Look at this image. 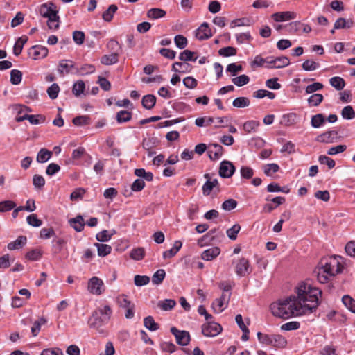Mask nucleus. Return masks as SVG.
I'll use <instances>...</instances> for the list:
<instances>
[{
    "label": "nucleus",
    "mask_w": 355,
    "mask_h": 355,
    "mask_svg": "<svg viewBox=\"0 0 355 355\" xmlns=\"http://www.w3.org/2000/svg\"><path fill=\"white\" fill-rule=\"evenodd\" d=\"M297 296H290L286 300L274 302L270 305L272 314L281 318H289L294 315H307L316 310L322 291L311 284L301 282L296 288Z\"/></svg>",
    "instance_id": "1"
},
{
    "label": "nucleus",
    "mask_w": 355,
    "mask_h": 355,
    "mask_svg": "<svg viewBox=\"0 0 355 355\" xmlns=\"http://www.w3.org/2000/svg\"><path fill=\"white\" fill-rule=\"evenodd\" d=\"M318 268L322 270L323 273L332 277L341 272L343 267L338 260L333 257L322 258L319 263Z\"/></svg>",
    "instance_id": "2"
},
{
    "label": "nucleus",
    "mask_w": 355,
    "mask_h": 355,
    "mask_svg": "<svg viewBox=\"0 0 355 355\" xmlns=\"http://www.w3.org/2000/svg\"><path fill=\"white\" fill-rule=\"evenodd\" d=\"M257 338L260 343L275 347H284L287 344L286 339L279 334H265L258 332Z\"/></svg>",
    "instance_id": "3"
},
{
    "label": "nucleus",
    "mask_w": 355,
    "mask_h": 355,
    "mask_svg": "<svg viewBox=\"0 0 355 355\" xmlns=\"http://www.w3.org/2000/svg\"><path fill=\"white\" fill-rule=\"evenodd\" d=\"M223 330L222 327L217 322L211 320L202 325V333L207 337H214L218 335Z\"/></svg>",
    "instance_id": "4"
},
{
    "label": "nucleus",
    "mask_w": 355,
    "mask_h": 355,
    "mask_svg": "<svg viewBox=\"0 0 355 355\" xmlns=\"http://www.w3.org/2000/svg\"><path fill=\"white\" fill-rule=\"evenodd\" d=\"M107 320H104L103 318H101L98 315V311H94L91 317L88 320V324L89 327L96 329L100 334H104L105 331L102 329V327L107 323Z\"/></svg>",
    "instance_id": "5"
},
{
    "label": "nucleus",
    "mask_w": 355,
    "mask_h": 355,
    "mask_svg": "<svg viewBox=\"0 0 355 355\" xmlns=\"http://www.w3.org/2000/svg\"><path fill=\"white\" fill-rule=\"evenodd\" d=\"M88 290L94 295H101L104 291L103 282L97 277H92L88 282Z\"/></svg>",
    "instance_id": "6"
},
{
    "label": "nucleus",
    "mask_w": 355,
    "mask_h": 355,
    "mask_svg": "<svg viewBox=\"0 0 355 355\" xmlns=\"http://www.w3.org/2000/svg\"><path fill=\"white\" fill-rule=\"evenodd\" d=\"M171 332L175 336L176 342L182 346H187L190 342V335L188 331L178 330L176 327H171Z\"/></svg>",
    "instance_id": "7"
},
{
    "label": "nucleus",
    "mask_w": 355,
    "mask_h": 355,
    "mask_svg": "<svg viewBox=\"0 0 355 355\" xmlns=\"http://www.w3.org/2000/svg\"><path fill=\"white\" fill-rule=\"evenodd\" d=\"M235 272L240 277H244L250 272L249 261L241 258L236 262Z\"/></svg>",
    "instance_id": "8"
},
{
    "label": "nucleus",
    "mask_w": 355,
    "mask_h": 355,
    "mask_svg": "<svg viewBox=\"0 0 355 355\" xmlns=\"http://www.w3.org/2000/svg\"><path fill=\"white\" fill-rule=\"evenodd\" d=\"M58 12L56 6L53 3H44L40 8V14L46 18H55Z\"/></svg>",
    "instance_id": "9"
},
{
    "label": "nucleus",
    "mask_w": 355,
    "mask_h": 355,
    "mask_svg": "<svg viewBox=\"0 0 355 355\" xmlns=\"http://www.w3.org/2000/svg\"><path fill=\"white\" fill-rule=\"evenodd\" d=\"M235 171V167L232 162L223 161L220 163L219 175L221 178H230Z\"/></svg>",
    "instance_id": "10"
},
{
    "label": "nucleus",
    "mask_w": 355,
    "mask_h": 355,
    "mask_svg": "<svg viewBox=\"0 0 355 355\" xmlns=\"http://www.w3.org/2000/svg\"><path fill=\"white\" fill-rule=\"evenodd\" d=\"M48 52L49 51L46 47L35 45L30 49L28 54L33 59L39 60L46 57Z\"/></svg>",
    "instance_id": "11"
},
{
    "label": "nucleus",
    "mask_w": 355,
    "mask_h": 355,
    "mask_svg": "<svg viewBox=\"0 0 355 355\" xmlns=\"http://www.w3.org/2000/svg\"><path fill=\"white\" fill-rule=\"evenodd\" d=\"M297 14L295 12L285 11L275 12L271 15V18L277 22H282L295 19Z\"/></svg>",
    "instance_id": "12"
},
{
    "label": "nucleus",
    "mask_w": 355,
    "mask_h": 355,
    "mask_svg": "<svg viewBox=\"0 0 355 355\" xmlns=\"http://www.w3.org/2000/svg\"><path fill=\"white\" fill-rule=\"evenodd\" d=\"M212 36L211 31L207 22L202 23L196 31V37L199 40H207Z\"/></svg>",
    "instance_id": "13"
},
{
    "label": "nucleus",
    "mask_w": 355,
    "mask_h": 355,
    "mask_svg": "<svg viewBox=\"0 0 355 355\" xmlns=\"http://www.w3.org/2000/svg\"><path fill=\"white\" fill-rule=\"evenodd\" d=\"M220 253L218 247H211L205 250L201 254V258L205 261H211L216 259Z\"/></svg>",
    "instance_id": "14"
},
{
    "label": "nucleus",
    "mask_w": 355,
    "mask_h": 355,
    "mask_svg": "<svg viewBox=\"0 0 355 355\" xmlns=\"http://www.w3.org/2000/svg\"><path fill=\"white\" fill-rule=\"evenodd\" d=\"M338 132L336 131H327L320 135L317 137V141L322 143H333L337 137Z\"/></svg>",
    "instance_id": "15"
},
{
    "label": "nucleus",
    "mask_w": 355,
    "mask_h": 355,
    "mask_svg": "<svg viewBox=\"0 0 355 355\" xmlns=\"http://www.w3.org/2000/svg\"><path fill=\"white\" fill-rule=\"evenodd\" d=\"M354 24L352 19L338 18L334 23V29L350 28Z\"/></svg>",
    "instance_id": "16"
},
{
    "label": "nucleus",
    "mask_w": 355,
    "mask_h": 355,
    "mask_svg": "<svg viewBox=\"0 0 355 355\" xmlns=\"http://www.w3.org/2000/svg\"><path fill=\"white\" fill-rule=\"evenodd\" d=\"M182 244L180 241H175L173 246L168 250H166L163 252V258L164 259H171L174 257L178 252L180 250Z\"/></svg>",
    "instance_id": "17"
},
{
    "label": "nucleus",
    "mask_w": 355,
    "mask_h": 355,
    "mask_svg": "<svg viewBox=\"0 0 355 355\" xmlns=\"http://www.w3.org/2000/svg\"><path fill=\"white\" fill-rule=\"evenodd\" d=\"M70 225L76 231L81 232L85 226L84 219L82 216L78 215L76 218L69 220Z\"/></svg>",
    "instance_id": "18"
},
{
    "label": "nucleus",
    "mask_w": 355,
    "mask_h": 355,
    "mask_svg": "<svg viewBox=\"0 0 355 355\" xmlns=\"http://www.w3.org/2000/svg\"><path fill=\"white\" fill-rule=\"evenodd\" d=\"M73 67V64L71 61L63 60L60 62L58 71L62 75L67 74Z\"/></svg>",
    "instance_id": "19"
},
{
    "label": "nucleus",
    "mask_w": 355,
    "mask_h": 355,
    "mask_svg": "<svg viewBox=\"0 0 355 355\" xmlns=\"http://www.w3.org/2000/svg\"><path fill=\"white\" fill-rule=\"evenodd\" d=\"M26 241L27 239L26 236H20L17 237L15 241L10 242L8 244V249L10 250L19 249L26 243Z\"/></svg>",
    "instance_id": "20"
},
{
    "label": "nucleus",
    "mask_w": 355,
    "mask_h": 355,
    "mask_svg": "<svg viewBox=\"0 0 355 355\" xmlns=\"http://www.w3.org/2000/svg\"><path fill=\"white\" fill-rule=\"evenodd\" d=\"M52 156V152L46 149V148H41L40 150L38 152L36 157V160L39 163H45Z\"/></svg>",
    "instance_id": "21"
},
{
    "label": "nucleus",
    "mask_w": 355,
    "mask_h": 355,
    "mask_svg": "<svg viewBox=\"0 0 355 355\" xmlns=\"http://www.w3.org/2000/svg\"><path fill=\"white\" fill-rule=\"evenodd\" d=\"M191 69V67L189 64L187 62H175L173 64V71L180 73H184L189 72Z\"/></svg>",
    "instance_id": "22"
},
{
    "label": "nucleus",
    "mask_w": 355,
    "mask_h": 355,
    "mask_svg": "<svg viewBox=\"0 0 355 355\" xmlns=\"http://www.w3.org/2000/svg\"><path fill=\"white\" fill-rule=\"evenodd\" d=\"M156 97L152 94H148L142 98V105L147 110H151L155 105Z\"/></svg>",
    "instance_id": "23"
},
{
    "label": "nucleus",
    "mask_w": 355,
    "mask_h": 355,
    "mask_svg": "<svg viewBox=\"0 0 355 355\" xmlns=\"http://www.w3.org/2000/svg\"><path fill=\"white\" fill-rule=\"evenodd\" d=\"M223 147L220 144H213L210 146L209 157L211 159H218L223 154Z\"/></svg>",
    "instance_id": "24"
},
{
    "label": "nucleus",
    "mask_w": 355,
    "mask_h": 355,
    "mask_svg": "<svg viewBox=\"0 0 355 355\" xmlns=\"http://www.w3.org/2000/svg\"><path fill=\"white\" fill-rule=\"evenodd\" d=\"M218 185V179H213L212 181L208 179L207 181L202 186V193L205 196H208L211 193L212 189Z\"/></svg>",
    "instance_id": "25"
},
{
    "label": "nucleus",
    "mask_w": 355,
    "mask_h": 355,
    "mask_svg": "<svg viewBox=\"0 0 355 355\" xmlns=\"http://www.w3.org/2000/svg\"><path fill=\"white\" fill-rule=\"evenodd\" d=\"M145 257V250L139 247L133 248L130 252V257L135 261L142 260Z\"/></svg>",
    "instance_id": "26"
},
{
    "label": "nucleus",
    "mask_w": 355,
    "mask_h": 355,
    "mask_svg": "<svg viewBox=\"0 0 355 355\" xmlns=\"http://www.w3.org/2000/svg\"><path fill=\"white\" fill-rule=\"evenodd\" d=\"M166 15V11L161 8H151L147 12V17L150 19H157L164 17Z\"/></svg>",
    "instance_id": "27"
},
{
    "label": "nucleus",
    "mask_w": 355,
    "mask_h": 355,
    "mask_svg": "<svg viewBox=\"0 0 355 355\" xmlns=\"http://www.w3.org/2000/svg\"><path fill=\"white\" fill-rule=\"evenodd\" d=\"M96 311L98 312V315L103 318L104 320L107 322L110 320L112 314V310L109 305H105L103 307H99Z\"/></svg>",
    "instance_id": "28"
},
{
    "label": "nucleus",
    "mask_w": 355,
    "mask_h": 355,
    "mask_svg": "<svg viewBox=\"0 0 355 355\" xmlns=\"http://www.w3.org/2000/svg\"><path fill=\"white\" fill-rule=\"evenodd\" d=\"M118 8L116 5L112 4L109 8L103 13L102 17L104 21L110 22L112 21L114 14L117 11Z\"/></svg>",
    "instance_id": "29"
},
{
    "label": "nucleus",
    "mask_w": 355,
    "mask_h": 355,
    "mask_svg": "<svg viewBox=\"0 0 355 355\" xmlns=\"http://www.w3.org/2000/svg\"><path fill=\"white\" fill-rule=\"evenodd\" d=\"M175 305L176 302L172 299H166L163 301H159L157 304L158 307L163 311H170L173 309Z\"/></svg>",
    "instance_id": "30"
},
{
    "label": "nucleus",
    "mask_w": 355,
    "mask_h": 355,
    "mask_svg": "<svg viewBox=\"0 0 355 355\" xmlns=\"http://www.w3.org/2000/svg\"><path fill=\"white\" fill-rule=\"evenodd\" d=\"M95 246L97 248L98 255L100 257H105L110 254L112 251V247L107 244L96 243Z\"/></svg>",
    "instance_id": "31"
},
{
    "label": "nucleus",
    "mask_w": 355,
    "mask_h": 355,
    "mask_svg": "<svg viewBox=\"0 0 355 355\" xmlns=\"http://www.w3.org/2000/svg\"><path fill=\"white\" fill-rule=\"evenodd\" d=\"M28 38L26 37H19L14 46L13 53L15 55H19L22 51L24 45L26 43Z\"/></svg>",
    "instance_id": "32"
},
{
    "label": "nucleus",
    "mask_w": 355,
    "mask_h": 355,
    "mask_svg": "<svg viewBox=\"0 0 355 355\" xmlns=\"http://www.w3.org/2000/svg\"><path fill=\"white\" fill-rule=\"evenodd\" d=\"M227 305H225V302L220 297L216 299L211 304V307L216 313H221Z\"/></svg>",
    "instance_id": "33"
},
{
    "label": "nucleus",
    "mask_w": 355,
    "mask_h": 355,
    "mask_svg": "<svg viewBox=\"0 0 355 355\" xmlns=\"http://www.w3.org/2000/svg\"><path fill=\"white\" fill-rule=\"evenodd\" d=\"M342 302L347 309L355 313V300L348 295H344Z\"/></svg>",
    "instance_id": "34"
},
{
    "label": "nucleus",
    "mask_w": 355,
    "mask_h": 355,
    "mask_svg": "<svg viewBox=\"0 0 355 355\" xmlns=\"http://www.w3.org/2000/svg\"><path fill=\"white\" fill-rule=\"evenodd\" d=\"M166 277V272L164 269L157 270L152 277V282L155 285L160 284Z\"/></svg>",
    "instance_id": "35"
},
{
    "label": "nucleus",
    "mask_w": 355,
    "mask_h": 355,
    "mask_svg": "<svg viewBox=\"0 0 355 355\" xmlns=\"http://www.w3.org/2000/svg\"><path fill=\"white\" fill-rule=\"evenodd\" d=\"M330 85L337 90H341L345 85V83L343 78L341 77L336 76L333 77L329 80Z\"/></svg>",
    "instance_id": "36"
},
{
    "label": "nucleus",
    "mask_w": 355,
    "mask_h": 355,
    "mask_svg": "<svg viewBox=\"0 0 355 355\" xmlns=\"http://www.w3.org/2000/svg\"><path fill=\"white\" fill-rule=\"evenodd\" d=\"M118 62V54L112 53L110 55H105L101 59V62L103 64L110 65L115 64Z\"/></svg>",
    "instance_id": "37"
},
{
    "label": "nucleus",
    "mask_w": 355,
    "mask_h": 355,
    "mask_svg": "<svg viewBox=\"0 0 355 355\" xmlns=\"http://www.w3.org/2000/svg\"><path fill=\"white\" fill-rule=\"evenodd\" d=\"M144 326L150 331H156L159 329V324L155 322L152 316L146 317L144 319Z\"/></svg>",
    "instance_id": "38"
},
{
    "label": "nucleus",
    "mask_w": 355,
    "mask_h": 355,
    "mask_svg": "<svg viewBox=\"0 0 355 355\" xmlns=\"http://www.w3.org/2000/svg\"><path fill=\"white\" fill-rule=\"evenodd\" d=\"M341 115L343 119L351 120L355 118V112L352 106L347 105L342 110Z\"/></svg>",
    "instance_id": "39"
},
{
    "label": "nucleus",
    "mask_w": 355,
    "mask_h": 355,
    "mask_svg": "<svg viewBox=\"0 0 355 355\" xmlns=\"http://www.w3.org/2000/svg\"><path fill=\"white\" fill-rule=\"evenodd\" d=\"M253 96L257 98H263L264 97H268L270 99H273L275 97L274 93L269 92L265 89H259L254 92Z\"/></svg>",
    "instance_id": "40"
},
{
    "label": "nucleus",
    "mask_w": 355,
    "mask_h": 355,
    "mask_svg": "<svg viewBox=\"0 0 355 355\" xmlns=\"http://www.w3.org/2000/svg\"><path fill=\"white\" fill-rule=\"evenodd\" d=\"M232 105L238 108L245 107L250 105V100L246 97H238L233 101Z\"/></svg>",
    "instance_id": "41"
},
{
    "label": "nucleus",
    "mask_w": 355,
    "mask_h": 355,
    "mask_svg": "<svg viewBox=\"0 0 355 355\" xmlns=\"http://www.w3.org/2000/svg\"><path fill=\"white\" fill-rule=\"evenodd\" d=\"M16 110L17 111V116H16V121L17 122L23 121L24 120H28V117L30 115H28L26 114L24 115H21L23 112L26 111H28V108L27 107H23L21 105L16 106Z\"/></svg>",
    "instance_id": "42"
},
{
    "label": "nucleus",
    "mask_w": 355,
    "mask_h": 355,
    "mask_svg": "<svg viewBox=\"0 0 355 355\" xmlns=\"http://www.w3.org/2000/svg\"><path fill=\"white\" fill-rule=\"evenodd\" d=\"M22 78V73L19 70L13 69L10 71V83L12 85H19Z\"/></svg>",
    "instance_id": "43"
},
{
    "label": "nucleus",
    "mask_w": 355,
    "mask_h": 355,
    "mask_svg": "<svg viewBox=\"0 0 355 355\" xmlns=\"http://www.w3.org/2000/svg\"><path fill=\"white\" fill-rule=\"evenodd\" d=\"M324 123V118L322 114H318L312 116L311 125L315 128H320Z\"/></svg>",
    "instance_id": "44"
},
{
    "label": "nucleus",
    "mask_w": 355,
    "mask_h": 355,
    "mask_svg": "<svg viewBox=\"0 0 355 355\" xmlns=\"http://www.w3.org/2000/svg\"><path fill=\"white\" fill-rule=\"evenodd\" d=\"M150 282V277L147 275H137L134 277V283L137 286H143L148 284Z\"/></svg>",
    "instance_id": "45"
},
{
    "label": "nucleus",
    "mask_w": 355,
    "mask_h": 355,
    "mask_svg": "<svg viewBox=\"0 0 355 355\" xmlns=\"http://www.w3.org/2000/svg\"><path fill=\"white\" fill-rule=\"evenodd\" d=\"M85 89V83L83 80H78L76 83L73 84V94L78 96L84 92V90Z\"/></svg>",
    "instance_id": "46"
},
{
    "label": "nucleus",
    "mask_w": 355,
    "mask_h": 355,
    "mask_svg": "<svg viewBox=\"0 0 355 355\" xmlns=\"http://www.w3.org/2000/svg\"><path fill=\"white\" fill-rule=\"evenodd\" d=\"M302 69L306 71H314L319 67V64L312 60H306L302 65Z\"/></svg>",
    "instance_id": "47"
},
{
    "label": "nucleus",
    "mask_w": 355,
    "mask_h": 355,
    "mask_svg": "<svg viewBox=\"0 0 355 355\" xmlns=\"http://www.w3.org/2000/svg\"><path fill=\"white\" fill-rule=\"evenodd\" d=\"M131 119V113L126 110H121L116 114V120L119 123L127 122Z\"/></svg>",
    "instance_id": "48"
},
{
    "label": "nucleus",
    "mask_w": 355,
    "mask_h": 355,
    "mask_svg": "<svg viewBox=\"0 0 355 355\" xmlns=\"http://www.w3.org/2000/svg\"><path fill=\"white\" fill-rule=\"evenodd\" d=\"M240 230L241 226L239 224H235L227 230L226 234L231 240H236Z\"/></svg>",
    "instance_id": "49"
},
{
    "label": "nucleus",
    "mask_w": 355,
    "mask_h": 355,
    "mask_svg": "<svg viewBox=\"0 0 355 355\" xmlns=\"http://www.w3.org/2000/svg\"><path fill=\"white\" fill-rule=\"evenodd\" d=\"M249 77L244 74L234 78L232 80V83L238 87H241L248 84L249 83Z\"/></svg>",
    "instance_id": "50"
},
{
    "label": "nucleus",
    "mask_w": 355,
    "mask_h": 355,
    "mask_svg": "<svg viewBox=\"0 0 355 355\" xmlns=\"http://www.w3.org/2000/svg\"><path fill=\"white\" fill-rule=\"evenodd\" d=\"M259 124V122L257 121H248L243 124V130L248 133H250L252 131H255Z\"/></svg>",
    "instance_id": "51"
},
{
    "label": "nucleus",
    "mask_w": 355,
    "mask_h": 355,
    "mask_svg": "<svg viewBox=\"0 0 355 355\" xmlns=\"http://www.w3.org/2000/svg\"><path fill=\"white\" fill-rule=\"evenodd\" d=\"M218 53L220 55L224 57L233 56L236 54V49L232 46H227L220 49L218 51Z\"/></svg>",
    "instance_id": "52"
},
{
    "label": "nucleus",
    "mask_w": 355,
    "mask_h": 355,
    "mask_svg": "<svg viewBox=\"0 0 355 355\" xmlns=\"http://www.w3.org/2000/svg\"><path fill=\"white\" fill-rule=\"evenodd\" d=\"M323 100V96L320 94H314L308 98V103L311 106H318Z\"/></svg>",
    "instance_id": "53"
},
{
    "label": "nucleus",
    "mask_w": 355,
    "mask_h": 355,
    "mask_svg": "<svg viewBox=\"0 0 355 355\" xmlns=\"http://www.w3.org/2000/svg\"><path fill=\"white\" fill-rule=\"evenodd\" d=\"M46 92L50 98L55 99L60 92V87L57 83H53L47 89Z\"/></svg>",
    "instance_id": "54"
},
{
    "label": "nucleus",
    "mask_w": 355,
    "mask_h": 355,
    "mask_svg": "<svg viewBox=\"0 0 355 355\" xmlns=\"http://www.w3.org/2000/svg\"><path fill=\"white\" fill-rule=\"evenodd\" d=\"M290 60L286 56L275 58V68H282L289 65Z\"/></svg>",
    "instance_id": "55"
},
{
    "label": "nucleus",
    "mask_w": 355,
    "mask_h": 355,
    "mask_svg": "<svg viewBox=\"0 0 355 355\" xmlns=\"http://www.w3.org/2000/svg\"><path fill=\"white\" fill-rule=\"evenodd\" d=\"M16 204L12 200L0 202V212L8 211L15 208Z\"/></svg>",
    "instance_id": "56"
},
{
    "label": "nucleus",
    "mask_w": 355,
    "mask_h": 355,
    "mask_svg": "<svg viewBox=\"0 0 355 355\" xmlns=\"http://www.w3.org/2000/svg\"><path fill=\"white\" fill-rule=\"evenodd\" d=\"M194 52L191 51L189 50H184L182 51L179 56V59L182 61H191V60H196L197 58H193Z\"/></svg>",
    "instance_id": "57"
},
{
    "label": "nucleus",
    "mask_w": 355,
    "mask_h": 355,
    "mask_svg": "<svg viewBox=\"0 0 355 355\" xmlns=\"http://www.w3.org/2000/svg\"><path fill=\"white\" fill-rule=\"evenodd\" d=\"M112 235V233H110L108 230H105L98 233L96 238L98 241L106 242L111 239Z\"/></svg>",
    "instance_id": "58"
},
{
    "label": "nucleus",
    "mask_w": 355,
    "mask_h": 355,
    "mask_svg": "<svg viewBox=\"0 0 355 355\" xmlns=\"http://www.w3.org/2000/svg\"><path fill=\"white\" fill-rule=\"evenodd\" d=\"M46 320L44 318L35 321L31 328V332L33 336H36L40 331L41 325L45 324Z\"/></svg>",
    "instance_id": "59"
},
{
    "label": "nucleus",
    "mask_w": 355,
    "mask_h": 355,
    "mask_svg": "<svg viewBox=\"0 0 355 355\" xmlns=\"http://www.w3.org/2000/svg\"><path fill=\"white\" fill-rule=\"evenodd\" d=\"M160 348L162 352L173 353L176 350V346L171 342H162Z\"/></svg>",
    "instance_id": "60"
},
{
    "label": "nucleus",
    "mask_w": 355,
    "mask_h": 355,
    "mask_svg": "<svg viewBox=\"0 0 355 355\" xmlns=\"http://www.w3.org/2000/svg\"><path fill=\"white\" fill-rule=\"evenodd\" d=\"M26 220L28 225L35 227H40L42 224V220L37 218L36 214H34L29 215Z\"/></svg>",
    "instance_id": "61"
},
{
    "label": "nucleus",
    "mask_w": 355,
    "mask_h": 355,
    "mask_svg": "<svg viewBox=\"0 0 355 355\" xmlns=\"http://www.w3.org/2000/svg\"><path fill=\"white\" fill-rule=\"evenodd\" d=\"M73 123L77 126H82L89 123V117L87 116H76L73 119Z\"/></svg>",
    "instance_id": "62"
},
{
    "label": "nucleus",
    "mask_w": 355,
    "mask_h": 355,
    "mask_svg": "<svg viewBox=\"0 0 355 355\" xmlns=\"http://www.w3.org/2000/svg\"><path fill=\"white\" fill-rule=\"evenodd\" d=\"M174 42L175 45L180 49H184L187 44V38L182 35H176L174 38Z\"/></svg>",
    "instance_id": "63"
},
{
    "label": "nucleus",
    "mask_w": 355,
    "mask_h": 355,
    "mask_svg": "<svg viewBox=\"0 0 355 355\" xmlns=\"http://www.w3.org/2000/svg\"><path fill=\"white\" fill-rule=\"evenodd\" d=\"M40 355H64L60 348H49L42 351Z\"/></svg>",
    "instance_id": "64"
}]
</instances>
